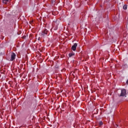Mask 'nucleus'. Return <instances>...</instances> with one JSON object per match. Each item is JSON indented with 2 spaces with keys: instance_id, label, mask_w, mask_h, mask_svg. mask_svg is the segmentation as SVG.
I'll list each match as a JSON object with an SVG mask.
<instances>
[{
  "instance_id": "obj_1",
  "label": "nucleus",
  "mask_w": 128,
  "mask_h": 128,
  "mask_svg": "<svg viewBox=\"0 0 128 128\" xmlns=\"http://www.w3.org/2000/svg\"><path fill=\"white\" fill-rule=\"evenodd\" d=\"M118 96H126V90L122 89L119 93H118Z\"/></svg>"
},
{
  "instance_id": "obj_2",
  "label": "nucleus",
  "mask_w": 128,
  "mask_h": 128,
  "mask_svg": "<svg viewBox=\"0 0 128 128\" xmlns=\"http://www.w3.org/2000/svg\"><path fill=\"white\" fill-rule=\"evenodd\" d=\"M16 54L14 53H12L11 54V58L10 60H14V58H16Z\"/></svg>"
},
{
  "instance_id": "obj_3",
  "label": "nucleus",
  "mask_w": 128,
  "mask_h": 128,
  "mask_svg": "<svg viewBox=\"0 0 128 128\" xmlns=\"http://www.w3.org/2000/svg\"><path fill=\"white\" fill-rule=\"evenodd\" d=\"M76 46H78V44L76 43H75L72 47V50H76Z\"/></svg>"
},
{
  "instance_id": "obj_4",
  "label": "nucleus",
  "mask_w": 128,
  "mask_h": 128,
  "mask_svg": "<svg viewBox=\"0 0 128 128\" xmlns=\"http://www.w3.org/2000/svg\"><path fill=\"white\" fill-rule=\"evenodd\" d=\"M8 2V0H3V4H7Z\"/></svg>"
},
{
  "instance_id": "obj_5",
  "label": "nucleus",
  "mask_w": 128,
  "mask_h": 128,
  "mask_svg": "<svg viewBox=\"0 0 128 128\" xmlns=\"http://www.w3.org/2000/svg\"><path fill=\"white\" fill-rule=\"evenodd\" d=\"M124 10H126L128 8V6L126 5H124L123 6Z\"/></svg>"
},
{
  "instance_id": "obj_6",
  "label": "nucleus",
  "mask_w": 128,
  "mask_h": 128,
  "mask_svg": "<svg viewBox=\"0 0 128 128\" xmlns=\"http://www.w3.org/2000/svg\"><path fill=\"white\" fill-rule=\"evenodd\" d=\"M47 30H46L45 31H44V32H42V36H44V34H46V32H47Z\"/></svg>"
},
{
  "instance_id": "obj_7",
  "label": "nucleus",
  "mask_w": 128,
  "mask_h": 128,
  "mask_svg": "<svg viewBox=\"0 0 128 128\" xmlns=\"http://www.w3.org/2000/svg\"><path fill=\"white\" fill-rule=\"evenodd\" d=\"M74 56V54H69L70 58L71 56Z\"/></svg>"
},
{
  "instance_id": "obj_8",
  "label": "nucleus",
  "mask_w": 128,
  "mask_h": 128,
  "mask_svg": "<svg viewBox=\"0 0 128 128\" xmlns=\"http://www.w3.org/2000/svg\"><path fill=\"white\" fill-rule=\"evenodd\" d=\"M100 126H102V121L100 122Z\"/></svg>"
},
{
  "instance_id": "obj_9",
  "label": "nucleus",
  "mask_w": 128,
  "mask_h": 128,
  "mask_svg": "<svg viewBox=\"0 0 128 128\" xmlns=\"http://www.w3.org/2000/svg\"><path fill=\"white\" fill-rule=\"evenodd\" d=\"M38 40H40V38H38Z\"/></svg>"
},
{
  "instance_id": "obj_10",
  "label": "nucleus",
  "mask_w": 128,
  "mask_h": 128,
  "mask_svg": "<svg viewBox=\"0 0 128 128\" xmlns=\"http://www.w3.org/2000/svg\"><path fill=\"white\" fill-rule=\"evenodd\" d=\"M116 126H118V124H116Z\"/></svg>"
}]
</instances>
